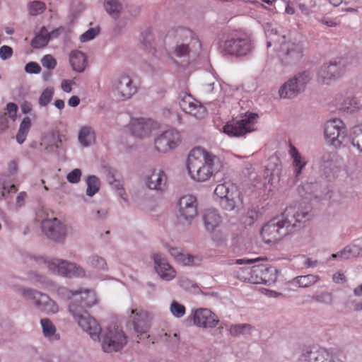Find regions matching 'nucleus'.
Instances as JSON below:
<instances>
[{
  "instance_id": "nucleus-1",
  "label": "nucleus",
  "mask_w": 362,
  "mask_h": 362,
  "mask_svg": "<svg viewBox=\"0 0 362 362\" xmlns=\"http://www.w3.org/2000/svg\"><path fill=\"white\" fill-rule=\"evenodd\" d=\"M61 294L71 303L69 310L78 325L86 332L93 340L100 341L101 349L105 353L118 352L124 349L128 342V337L122 328L108 326L102 331L97 320L90 316L86 308L97 303L94 291L80 289L73 291L63 289Z\"/></svg>"
},
{
  "instance_id": "nucleus-2",
  "label": "nucleus",
  "mask_w": 362,
  "mask_h": 362,
  "mask_svg": "<svg viewBox=\"0 0 362 362\" xmlns=\"http://www.w3.org/2000/svg\"><path fill=\"white\" fill-rule=\"evenodd\" d=\"M217 157L205 149L192 148L187 157V169L189 177L197 182H205L214 173V166Z\"/></svg>"
},
{
  "instance_id": "nucleus-3",
  "label": "nucleus",
  "mask_w": 362,
  "mask_h": 362,
  "mask_svg": "<svg viewBox=\"0 0 362 362\" xmlns=\"http://www.w3.org/2000/svg\"><path fill=\"white\" fill-rule=\"evenodd\" d=\"M272 272V268L265 265L245 267L237 271V276L239 279L250 284H267L276 279L275 274H273Z\"/></svg>"
},
{
  "instance_id": "nucleus-4",
  "label": "nucleus",
  "mask_w": 362,
  "mask_h": 362,
  "mask_svg": "<svg viewBox=\"0 0 362 362\" xmlns=\"http://www.w3.org/2000/svg\"><path fill=\"white\" fill-rule=\"evenodd\" d=\"M29 261L32 266H35V264H44L46 265L53 273L58 274L62 276L68 277H81L85 275V271L83 268L65 260L53 259L47 262L43 258L40 257L37 259L30 258Z\"/></svg>"
},
{
  "instance_id": "nucleus-5",
  "label": "nucleus",
  "mask_w": 362,
  "mask_h": 362,
  "mask_svg": "<svg viewBox=\"0 0 362 362\" xmlns=\"http://www.w3.org/2000/svg\"><path fill=\"white\" fill-rule=\"evenodd\" d=\"M291 222L281 215L269 221L261 230V236L266 243H276L291 232Z\"/></svg>"
},
{
  "instance_id": "nucleus-6",
  "label": "nucleus",
  "mask_w": 362,
  "mask_h": 362,
  "mask_svg": "<svg viewBox=\"0 0 362 362\" xmlns=\"http://www.w3.org/2000/svg\"><path fill=\"white\" fill-rule=\"evenodd\" d=\"M151 315L142 308H132L128 317L127 326L132 327L139 339L148 338V332L151 325Z\"/></svg>"
},
{
  "instance_id": "nucleus-7",
  "label": "nucleus",
  "mask_w": 362,
  "mask_h": 362,
  "mask_svg": "<svg viewBox=\"0 0 362 362\" xmlns=\"http://www.w3.org/2000/svg\"><path fill=\"white\" fill-rule=\"evenodd\" d=\"M258 115L255 113H247L240 119L228 121L223 127V132L230 137L245 136L255 130Z\"/></svg>"
},
{
  "instance_id": "nucleus-8",
  "label": "nucleus",
  "mask_w": 362,
  "mask_h": 362,
  "mask_svg": "<svg viewBox=\"0 0 362 362\" xmlns=\"http://www.w3.org/2000/svg\"><path fill=\"white\" fill-rule=\"evenodd\" d=\"M111 92L117 100L124 101L130 99L137 92V86L131 76L122 74L112 80Z\"/></svg>"
},
{
  "instance_id": "nucleus-9",
  "label": "nucleus",
  "mask_w": 362,
  "mask_h": 362,
  "mask_svg": "<svg viewBox=\"0 0 362 362\" xmlns=\"http://www.w3.org/2000/svg\"><path fill=\"white\" fill-rule=\"evenodd\" d=\"M214 194L221 199V205L226 211L233 210L240 202L237 187L230 182L218 184L214 189Z\"/></svg>"
},
{
  "instance_id": "nucleus-10",
  "label": "nucleus",
  "mask_w": 362,
  "mask_h": 362,
  "mask_svg": "<svg viewBox=\"0 0 362 362\" xmlns=\"http://www.w3.org/2000/svg\"><path fill=\"white\" fill-rule=\"evenodd\" d=\"M310 79L308 72L304 71L286 81L279 90L281 98H293L303 91Z\"/></svg>"
},
{
  "instance_id": "nucleus-11",
  "label": "nucleus",
  "mask_w": 362,
  "mask_h": 362,
  "mask_svg": "<svg viewBox=\"0 0 362 362\" xmlns=\"http://www.w3.org/2000/svg\"><path fill=\"white\" fill-rule=\"evenodd\" d=\"M348 65V59L338 58L329 64L321 66L318 73V79L323 83L328 84L344 74Z\"/></svg>"
},
{
  "instance_id": "nucleus-12",
  "label": "nucleus",
  "mask_w": 362,
  "mask_h": 362,
  "mask_svg": "<svg viewBox=\"0 0 362 362\" xmlns=\"http://www.w3.org/2000/svg\"><path fill=\"white\" fill-rule=\"evenodd\" d=\"M21 295L27 300H32L37 308L46 313H57L59 311L58 305L47 295L32 290L22 289Z\"/></svg>"
},
{
  "instance_id": "nucleus-13",
  "label": "nucleus",
  "mask_w": 362,
  "mask_h": 362,
  "mask_svg": "<svg viewBox=\"0 0 362 362\" xmlns=\"http://www.w3.org/2000/svg\"><path fill=\"white\" fill-rule=\"evenodd\" d=\"M182 141L180 133L175 129H170L163 132L155 139V148L160 153H167L177 148Z\"/></svg>"
},
{
  "instance_id": "nucleus-14",
  "label": "nucleus",
  "mask_w": 362,
  "mask_h": 362,
  "mask_svg": "<svg viewBox=\"0 0 362 362\" xmlns=\"http://www.w3.org/2000/svg\"><path fill=\"white\" fill-rule=\"evenodd\" d=\"M345 125L342 120L333 119L327 122L325 127L326 140L334 147H339L345 138Z\"/></svg>"
},
{
  "instance_id": "nucleus-15",
  "label": "nucleus",
  "mask_w": 362,
  "mask_h": 362,
  "mask_svg": "<svg viewBox=\"0 0 362 362\" xmlns=\"http://www.w3.org/2000/svg\"><path fill=\"white\" fill-rule=\"evenodd\" d=\"M177 217L180 220L190 222L197 215V200L191 194L184 195L178 201Z\"/></svg>"
},
{
  "instance_id": "nucleus-16",
  "label": "nucleus",
  "mask_w": 362,
  "mask_h": 362,
  "mask_svg": "<svg viewBox=\"0 0 362 362\" xmlns=\"http://www.w3.org/2000/svg\"><path fill=\"white\" fill-rule=\"evenodd\" d=\"M157 127L158 124L151 119L134 118L132 119L128 129L132 136L142 139L149 136Z\"/></svg>"
},
{
  "instance_id": "nucleus-17",
  "label": "nucleus",
  "mask_w": 362,
  "mask_h": 362,
  "mask_svg": "<svg viewBox=\"0 0 362 362\" xmlns=\"http://www.w3.org/2000/svg\"><path fill=\"white\" fill-rule=\"evenodd\" d=\"M42 228L45 235L53 240L61 241L65 238V226L57 218L43 221Z\"/></svg>"
},
{
  "instance_id": "nucleus-18",
  "label": "nucleus",
  "mask_w": 362,
  "mask_h": 362,
  "mask_svg": "<svg viewBox=\"0 0 362 362\" xmlns=\"http://www.w3.org/2000/svg\"><path fill=\"white\" fill-rule=\"evenodd\" d=\"M223 50L228 54L244 56L250 52L251 44L245 39L233 38L225 41Z\"/></svg>"
},
{
  "instance_id": "nucleus-19",
  "label": "nucleus",
  "mask_w": 362,
  "mask_h": 362,
  "mask_svg": "<svg viewBox=\"0 0 362 362\" xmlns=\"http://www.w3.org/2000/svg\"><path fill=\"white\" fill-rule=\"evenodd\" d=\"M194 325L204 328L215 327L218 322L216 315L207 308L197 309L193 313Z\"/></svg>"
},
{
  "instance_id": "nucleus-20",
  "label": "nucleus",
  "mask_w": 362,
  "mask_h": 362,
  "mask_svg": "<svg viewBox=\"0 0 362 362\" xmlns=\"http://www.w3.org/2000/svg\"><path fill=\"white\" fill-rule=\"evenodd\" d=\"M153 259L156 271L162 279L171 281L175 277L176 271L161 254H153Z\"/></svg>"
},
{
  "instance_id": "nucleus-21",
  "label": "nucleus",
  "mask_w": 362,
  "mask_h": 362,
  "mask_svg": "<svg viewBox=\"0 0 362 362\" xmlns=\"http://www.w3.org/2000/svg\"><path fill=\"white\" fill-rule=\"evenodd\" d=\"M181 109L196 118L202 119L206 115L205 107L199 104L190 95H185L179 102Z\"/></svg>"
},
{
  "instance_id": "nucleus-22",
  "label": "nucleus",
  "mask_w": 362,
  "mask_h": 362,
  "mask_svg": "<svg viewBox=\"0 0 362 362\" xmlns=\"http://www.w3.org/2000/svg\"><path fill=\"white\" fill-rule=\"evenodd\" d=\"M299 362H344L334 360L332 355L325 349L307 351L299 358Z\"/></svg>"
},
{
  "instance_id": "nucleus-23",
  "label": "nucleus",
  "mask_w": 362,
  "mask_h": 362,
  "mask_svg": "<svg viewBox=\"0 0 362 362\" xmlns=\"http://www.w3.org/2000/svg\"><path fill=\"white\" fill-rule=\"evenodd\" d=\"M335 105L339 110L349 113L354 112L361 107L360 101L349 93H346L344 96L337 95L335 98Z\"/></svg>"
},
{
  "instance_id": "nucleus-24",
  "label": "nucleus",
  "mask_w": 362,
  "mask_h": 362,
  "mask_svg": "<svg viewBox=\"0 0 362 362\" xmlns=\"http://www.w3.org/2000/svg\"><path fill=\"white\" fill-rule=\"evenodd\" d=\"M190 34L191 33L189 30L183 28L177 30L176 31H171L168 34L167 37H171L172 36L175 35V37L177 39V45L170 53L172 57H186L189 54V45L185 43L179 44L178 40L181 39L182 37H186Z\"/></svg>"
},
{
  "instance_id": "nucleus-25",
  "label": "nucleus",
  "mask_w": 362,
  "mask_h": 362,
  "mask_svg": "<svg viewBox=\"0 0 362 362\" xmlns=\"http://www.w3.org/2000/svg\"><path fill=\"white\" fill-rule=\"evenodd\" d=\"M284 218L291 222V230L297 226V223L303 221L308 215V211L296 208L293 206L287 207L281 214Z\"/></svg>"
},
{
  "instance_id": "nucleus-26",
  "label": "nucleus",
  "mask_w": 362,
  "mask_h": 362,
  "mask_svg": "<svg viewBox=\"0 0 362 362\" xmlns=\"http://www.w3.org/2000/svg\"><path fill=\"white\" fill-rule=\"evenodd\" d=\"M166 175L161 170H153L151 175L146 177V184L151 189L163 190L166 185Z\"/></svg>"
},
{
  "instance_id": "nucleus-27",
  "label": "nucleus",
  "mask_w": 362,
  "mask_h": 362,
  "mask_svg": "<svg viewBox=\"0 0 362 362\" xmlns=\"http://www.w3.org/2000/svg\"><path fill=\"white\" fill-rule=\"evenodd\" d=\"M204 222L206 230L212 232L221 222V218L216 210L206 209L204 214Z\"/></svg>"
},
{
  "instance_id": "nucleus-28",
  "label": "nucleus",
  "mask_w": 362,
  "mask_h": 362,
  "mask_svg": "<svg viewBox=\"0 0 362 362\" xmlns=\"http://www.w3.org/2000/svg\"><path fill=\"white\" fill-rule=\"evenodd\" d=\"M69 62L72 69L77 72H82L86 66V57L84 53L73 50L69 54Z\"/></svg>"
},
{
  "instance_id": "nucleus-29",
  "label": "nucleus",
  "mask_w": 362,
  "mask_h": 362,
  "mask_svg": "<svg viewBox=\"0 0 362 362\" xmlns=\"http://www.w3.org/2000/svg\"><path fill=\"white\" fill-rule=\"evenodd\" d=\"M289 155L293 160V165L295 167L296 177H298L306 165L305 158L300 154L298 149L292 144L289 145Z\"/></svg>"
},
{
  "instance_id": "nucleus-30",
  "label": "nucleus",
  "mask_w": 362,
  "mask_h": 362,
  "mask_svg": "<svg viewBox=\"0 0 362 362\" xmlns=\"http://www.w3.org/2000/svg\"><path fill=\"white\" fill-rule=\"evenodd\" d=\"M95 132L91 127H82L78 133V141L83 146H88L95 142Z\"/></svg>"
},
{
  "instance_id": "nucleus-31",
  "label": "nucleus",
  "mask_w": 362,
  "mask_h": 362,
  "mask_svg": "<svg viewBox=\"0 0 362 362\" xmlns=\"http://www.w3.org/2000/svg\"><path fill=\"white\" fill-rule=\"evenodd\" d=\"M361 251V248L356 245H348L339 252L333 254V258H341L342 259H348L357 257Z\"/></svg>"
},
{
  "instance_id": "nucleus-32",
  "label": "nucleus",
  "mask_w": 362,
  "mask_h": 362,
  "mask_svg": "<svg viewBox=\"0 0 362 362\" xmlns=\"http://www.w3.org/2000/svg\"><path fill=\"white\" fill-rule=\"evenodd\" d=\"M49 41L48 30L45 27H42L39 33H37L31 42L33 48L40 49L45 47Z\"/></svg>"
},
{
  "instance_id": "nucleus-33",
  "label": "nucleus",
  "mask_w": 362,
  "mask_h": 362,
  "mask_svg": "<svg viewBox=\"0 0 362 362\" xmlns=\"http://www.w3.org/2000/svg\"><path fill=\"white\" fill-rule=\"evenodd\" d=\"M281 51H286L285 59H287L288 57L298 58L300 56V48L298 45L296 44H283L281 47Z\"/></svg>"
},
{
  "instance_id": "nucleus-34",
  "label": "nucleus",
  "mask_w": 362,
  "mask_h": 362,
  "mask_svg": "<svg viewBox=\"0 0 362 362\" xmlns=\"http://www.w3.org/2000/svg\"><path fill=\"white\" fill-rule=\"evenodd\" d=\"M107 180L117 189V194L121 197V198H122L124 200H126L127 197L124 189L122 187L120 181L115 177L112 171L110 170L108 172L107 175Z\"/></svg>"
},
{
  "instance_id": "nucleus-35",
  "label": "nucleus",
  "mask_w": 362,
  "mask_h": 362,
  "mask_svg": "<svg viewBox=\"0 0 362 362\" xmlns=\"http://www.w3.org/2000/svg\"><path fill=\"white\" fill-rule=\"evenodd\" d=\"M104 6L106 11L114 18L118 16L122 8L117 0H105Z\"/></svg>"
},
{
  "instance_id": "nucleus-36",
  "label": "nucleus",
  "mask_w": 362,
  "mask_h": 362,
  "mask_svg": "<svg viewBox=\"0 0 362 362\" xmlns=\"http://www.w3.org/2000/svg\"><path fill=\"white\" fill-rule=\"evenodd\" d=\"M320 279L318 276L313 274H308L304 276H299L295 279L296 282L300 287H308L310 286Z\"/></svg>"
},
{
  "instance_id": "nucleus-37",
  "label": "nucleus",
  "mask_w": 362,
  "mask_h": 362,
  "mask_svg": "<svg viewBox=\"0 0 362 362\" xmlns=\"http://www.w3.org/2000/svg\"><path fill=\"white\" fill-rule=\"evenodd\" d=\"M100 189V180L95 175H90L87 179L86 194L88 196H93L98 192Z\"/></svg>"
},
{
  "instance_id": "nucleus-38",
  "label": "nucleus",
  "mask_w": 362,
  "mask_h": 362,
  "mask_svg": "<svg viewBox=\"0 0 362 362\" xmlns=\"http://www.w3.org/2000/svg\"><path fill=\"white\" fill-rule=\"evenodd\" d=\"M352 144L362 152V126L354 127L351 132Z\"/></svg>"
},
{
  "instance_id": "nucleus-39",
  "label": "nucleus",
  "mask_w": 362,
  "mask_h": 362,
  "mask_svg": "<svg viewBox=\"0 0 362 362\" xmlns=\"http://www.w3.org/2000/svg\"><path fill=\"white\" fill-rule=\"evenodd\" d=\"M46 9V5L40 1H35L29 4L28 10L32 16H37L42 13Z\"/></svg>"
},
{
  "instance_id": "nucleus-40",
  "label": "nucleus",
  "mask_w": 362,
  "mask_h": 362,
  "mask_svg": "<svg viewBox=\"0 0 362 362\" xmlns=\"http://www.w3.org/2000/svg\"><path fill=\"white\" fill-rule=\"evenodd\" d=\"M40 322L45 336L52 337L56 331L55 327L52 322L47 318L42 319Z\"/></svg>"
},
{
  "instance_id": "nucleus-41",
  "label": "nucleus",
  "mask_w": 362,
  "mask_h": 362,
  "mask_svg": "<svg viewBox=\"0 0 362 362\" xmlns=\"http://www.w3.org/2000/svg\"><path fill=\"white\" fill-rule=\"evenodd\" d=\"M170 310L173 316L180 318L185 315L186 309L183 305L173 300L170 305Z\"/></svg>"
},
{
  "instance_id": "nucleus-42",
  "label": "nucleus",
  "mask_w": 362,
  "mask_h": 362,
  "mask_svg": "<svg viewBox=\"0 0 362 362\" xmlns=\"http://www.w3.org/2000/svg\"><path fill=\"white\" fill-rule=\"evenodd\" d=\"M54 95V88L47 87L42 93L39 98V104L41 106H46L52 99Z\"/></svg>"
},
{
  "instance_id": "nucleus-43",
  "label": "nucleus",
  "mask_w": 362,
  "mask_h": 362,
  "mask_svg": "<svg viewBox=\"0 0 362 362\" xmlns=\"http://www.w3.org/2000/svg\"><path fill=\"white\" fill-rule=\"evenodd\" d=\"M251 329L252 327L247 324L235 325L230 327V332L233 336H238L250 332Z\"/></svg>"
},
{
  "instance_id": "nucleus-44",
  "label": "nucleus",
  "mask_w": 362,
  "mask_h": 362,
  "mask_svg": "<svg viewBox=\"0 0 362 362\" xmlns=\"http://www.w3.org/2000/svg\"><path fill=\"white\" fill-rule=\"evenodd\" d=\"M99 31L100 30L98 28H89L86 32L80 36L81 42H85L93 40L99 33Z\"/></svg>"
},
{
  "instance_id": "nucleus-45",
  "label": "nucleus",
  "mask_w": 362,
  "mask_h": 362,
  "mask_svg": "<svg viewBox=\"0 0 362 362\" xmlns=\"http://www.w3.org/2000/svg\"><path fill=\"white\" fill-rule=\"evenodd\" d=\"M195 259H197L196 257L182 252L180 257L177 259L176 262L185 266H189L194 264Z\"/></svg>"
},
{
  "instance_id": "nucleus-46",
  "label": "nucleus",
  "mask_w": 362,
  "mask_h": 362,
  "mask_svg": "<svg viewBox=\"0 0 362 362\" xmlns=\"http://www.w3.org/2000/svg\"><path fill=\"white\" fill-rule=\"evenodd\" d=\"M41 62L42 66L48 69H54L57 65L56 59L50 54L44 56Z\"/></svg>"
},
{
  "instance_id": "nucleus-47",
  "label": "nucleus",
  "mask_w": 362,
  "mask_h": 362,
  "mask_svg": "<svg viewBox=\"0 0 362 362\" xmlns=\"http://www.w3.org/2000/svg\"><path fill=\"white\" fill-rule=\"evenodd\" d=\"M90 264L95 268L103 269L105 268L106 262L105 260L97 255L92 256L89 259Z\"/></svg>"
},
{
  "instance_id": "nucleus-48",
  "label": "nucleus",
  "mask_w": 362,
  "mask_h": 362,
  "mask_svg": "<svg viewBox=\"0 0 362 362\" xmlns=\"http://www.w3.org/2000/svg\"><path fill=\"white\" fill-rule=\"evenodd\" d=\"M312 298L317 302L322 303H330L332 301V296L328 292L322 293L321 294L315 295Z\"/></svg>"
},
{
  "instance_id": "nucleus-49",
  "label": "nucleus",
  "mask_w": 362,
  "mask_h": 362,
  "mask_svg": "<svg viewBox=\"0 0 362 362\" xmlns=\"http://www.w3.org/2000/svg\"><path fill=\"white\" fill-rule=\"evenodd\" d=\"M81 177V170L76 168L68 173L66 176L67 180L71 183H78Z\"/></svg>"
},
{
  "instance_id": "nucleus-50",
  "label": "nucleus",
  "mask_w": 362,
  "mask_h": 362,
  "mask_svg": "<svg viewBox=\"0 0 362 362\" xmlns=\"http://www.w3.org/2000/svg\"><path fill=\"white\" fill-rule=\"evenodd\" d=\"M25 71L29 74H39L41 71V67L37 63L31 62L25 65Z\"/></svg>"
},
{
  "instance_id": "nucleus-51",
  "label": "nucleus",
  "mask_w": 362,
  "mask_h": 362,
  "mask_svg": "<svg viewBox=\"0 0 362 362\" xmlns=\"http://www.w3.org/2000/svg\"><path fill=\"white\" fill-rule=\"evenodd\" d=\"M13 55V49L7 45H4L0 48V57L3 60L11 58Z\"/></svg>"
},
{
  "instance_id": "nucleus-52",
  "label": "nucleus",
  "mask_w": 362,
  "mask_h": 362,
  "mask_svg": "<svg viewBox=\"0 0 362 362\" xmlns=\"http://www.w3.org/2000/svg\"><path fill=\"white\" fill-rule=\"evenodd\" d=\"M143 45L145 49H150L151 46L152 35L151 30H146L142 33Z\"/></svg>"
},
{
  "instance_id": "nucleus-53",
  "label": "nucleus",
  "mask_w": 362,
  "mask_h": 362,
  "mask_svg": "<svg viewBox=\"0 0 362 362\" xmlns=\"http://www.w3.org/2000/svg\"><path fill=\"white\" fill-rule=\"evenodd\" d=\"M165 247L168 250L170 255L174 257L175 261L182 254V252L179 248L170 247L168 244H165Z\"/></svg>"
},
{
  "instance_id": "nucleus-54",
  "label": "nucleus",
  "mask_w": 362,
  "mask_h": 362,
  "mask_svg": "<svg viewBox=\"0 0 362 362\" xmlns=\"http://www.w3.org/2000/svg\"><path fill=\"white\" fill-rule=\"evenodd\" d=\"M6 110L8 113L9 114V117L12 120H14L16 117L17 110H18V106L13 103H9L7 104Z\"/></svg>"
},
{
  "instance_id": "nucleus-55",
  "label": "nucleus",
  "mask_w": 362,
  "mask_h": 362,
  "mask_svg": "<svg viewBox=\"0 0 362 362\" xmlns=\"http://www.w3.org/2000/svg\"><path fill=\"white\" fill-rule=\"evenodd\" d=\"M31 127V119L28 117H25L20 124L19 129L25 133H28Z\"/></svg>"
},
{
  "instance_id": "nucleus-56",
  "label": "nucleus",
  "mask_w": 362,
  "mask_h": 362,
  "mask_svg": "<svg viewBox=\"0 0 362 362\" xmlns=\"http://www.w3.org/2000/svg\"><path fill=\"white\" fill-rule=\"evenodd\" d=\"M26 197H27V194L25 192H20L16 197V206L21 207L22 206H23L25 202Z\"/></svg>"
},
{
  "instance_id": "nucleus-57",
  "label": "nucleus",
  "mask_w": 362,
  "mask_h": 362,
  "mask_svg": "<svg viewBox=\"0 0 362 362\" xmlns=\"http://www.w3.org/2000/svg\"><path fill=\"white\" fill-rule=\"evenodd\" d=\"M72 84L73 82L71 81L64 80L61 84L62 89L66 93H71L72 90Z\"/></svg>"
},
{
  "instance_id": "nucleus-58",
  "label": "nucleus",
  "mask_w": 362,
  "mask_h": 362,
  "mask_svg": "<svg viewBox=\"0 0 362 362\" xmlns=\"http://www.w3.org/2000/svg\"><path fill=\"white\" fill-rule=\"evenodd\" d=\"M332 279L336 284H340L346 281V276L342 272H337L333 275Z\"/></svg>"
},
{
  "instance_id": "nucleus-59",
  "label": "nucleus",
  "mask_w": 362,
  "mask_h": 362,
  "mask_svg": "<svg viewBox=\"0 0 362 362\" xmlns=\"http://www.w3.org/2000/svg\"><path fill=\"white\" fill-rule=\"evenodd\" d=\"M62 30H64V28L59 27L58 28L54 29L50 33L48 32V35L49 36V40L52 38L58 37Z\"/></svg>"
},
{
  "instance_id": "nucleus-60",
  "label": "nucleus",
  "mask_w": 362,
  "mask_h": 362,
  "mask_svg": "<svg viewBox=\"0 0 362 362\" xmlns=\"http://www.w3.org/2000/svg\"><path fill=\"white\" fill-rule=\"evenodd\" d=\"M8 126V119L6 113L0 116V130L4 129Z\"/></svg>"
},
{
  "instance_id": "nucleus-61",
  "label": "nucleus",
  "mask_w": 362,
  "mask_h": 362,
  "mask_svg": "<svg viewBox=\"0 0 362 362\" xmlns=\"http://www.w3.org/2000/svg\"><path fill=\"white\" fill-rule=\"evenodd\" d=\"M27 134H28L25 133V132H22L20 129H18V132L16 135L17 141L19 144H23L26 139Z\"/></svg>"
},
{
  "instance_id": "nucleus-62",
  "label": "nucleus",
  "mask_w": 362,
  "mask_h": 362,
  "mask_svg": "<svg viewBox=\"0 0 362 362\" xmlns=\"http://www.w3.org/2000/svg\"><path fill=\"white\" fill-rule=\"evenodd\" d=\"M80 103V98L78 96L73 95L68 100V105L71 107H76Z\"/></svg>"
},
{
  "instance_id": "nucleus-63",
  "label": "nucleus",
  "mask_w": 362,
  "mask_h": 362,
  "mask_svg": "<svg viewBox=\"0 0 362 362\" xmlns=\"http://www.w3.org/2000/svg\"><path fill=\"white\" fill-rule=\"evenodd\" d=\"M22 111L24 113H28L32 110V105L29 102H24L21 105Z\"/></svg>"
},
{
  "instance_id": "nucleus-64",
  "label": "nucleus",
  "mask_w": 362,
  "mask_h": 362,
  "mask_svg": "<svg viewBox=\"0 0 362 362\" xmlns=\"http://www.w3.org/2000/svg\"><path fill=\"white\" fill-rule=\"evenodd\" d=\"M8 170L11 173H15L18 170V164L16 161L13 160L8 164Z\"/></svg>"
}]
</instances>
